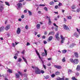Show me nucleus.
Here are the masks:
<instances>
[{"label":"nucleus","instance_id":"58836bf2","mask_svg":"<svg viewBox=\"0 0 80 80\" xmlns=\"http://www.w3.org/2000/svg\"><path fill=\"white\" fill-rule=\"evenodd\" d=\"M62 4L60 2H59V4H58V6L59 7H60V6H62Z\"/></svg>","mask_w":80,"mask_h":80},{"label":"nucleus","instance_id":"a18cd8bd","mask_svg":"<svg viewBox=\"0 0 80 80\" xmlns=\"http://www.w3.org/2000/svg\"><path fill=\"white\" fill-rule=\"evenodd\" d=\"M53 3H54V2H51L49 3V4L50 5H53Z\"/></svg>","mask_w":80,"mask_h":80},{"label":"nucleus","instance_id":"a211bd4d","mask_svg":"<svg viewBox=\"0 0 80 80\" xmlns=\"http://www.w3.org/2000/svg\"><path fill=\"white\" fill-rule=\"evenodd\" d=\"M56 79L57 80H64V78H61L60 77H58Z\"/></svg>","mask_w":80,"mask_h":80},{"label":"nucleus","instance_id":"b1692460","mask_svg":"<svg viewBox=\"0 0 80 80\" xmlns=\"http://www.w3.org/2000/svg\"><path fill=\"white\" fill-rule=\"evenodd\" d=\"M8 72H9V73H12V70L11 69H9L7 70Z\"/></svg>","mask_w":80,"mask_h":80},{"label":"nucleus","instance_id":"473e14b6","mask_svg":"<svg viewBox=\"0 0 80 80\" xmlns=\"http://www.w3.org/2000/svg\"><path fill=\"white\" fill-rule=\"evenodd\" d=\"M44 52H45V54H46V56L47 57V51L45 49H44Z\"/></svg>","mask_w":80,"mask_h":80},{"label":"nucleus","instance_id":"f03ea898","mask_svg":"<svg viewBox=\"0 0 80 80\" xmlns=\"http://www.w3.org/2000/svg\"><path fill=\"white\" fill-rule=\"evenodd\" d=\"M61 43H64V40H65V38L63 37L62 35H61Z\"/></svg>","mask_w":80,"mask_h":80},{"label":"nucleus","instance_id":"4d7b16f0","mask_svg":"<svg viewBox=\"0 0 80 80\" xmlns=\"http://www.w3.org/2000/svg\"><path fill=\"white\" fill-rule=\"evenodd\" d=\"M24 13H27V10H25L24 11Z\"/></svg>","mask_w":80,"mask_h":80},{"label":"nucleus","instance_id":"20e7f679","mask_svg":"<svg viewBox=\"0 0 80 80\" xmlns=\"http://www.w3.org/2000/svg\"><path fill=\"white\" fill-rule=\"evenodd\" d=\"M17 5L18 7V9H19V8L22 7V4L20 3L18 4Z\"/></svg>","mask_w":80,"mask_h":80},{"label":"nucleus","instance_id":"603ef678","mask_svg":"<svg viewBox=\"0 0 80 80\" xmlns=\"http://www.w3.org/2000/svg\"><path fill=\"white\" fill-rule=\"evenodd\" d=\"M43 43L44 44H46V43H47V41H44Z\"/></svg>","mask_w":80,"mask_h":80},{"label":"nucleus","instance_id":"338daca9","mask_svg":"<svg viewBox=\"0 0 80 80\" xmlns=\"http://www.w3.org/2000/svg\"><path fill=\"white\" fill-rule=\"evenodd\" d=\"M80 75V74L78 72L76 73V75Z\"/></svg>","mask_w":80,"mask_h":80},{"label":"nucleus","instance_id":"0eeeda50","mask_svg":"<svg viewBox=\"0 0 80 80\" xmlns=\"http://www.w3.org/2000/svg\"><path fill=\"white\" fill-rule=\"evenodd\" d=\"M21 32V29L20 28H18L17 29V34H20V32Z\"/></svg>","mask_w":80,"mask_h":80},{"label":"nucleus","instance_id":"1a4fd4ad","mask_svg":"<svg viewBox=\"0 0 80 80\" xmlns=\"http://www.w3.org/2000/svg\"><path fill=\"white\" fill-rule=\"evenodd\" d=\"M10 26L9 25H8L6 27L5 29L6 30H8L10 29Z\"/></svg>","mask_w":80,"mask_h":80},{"label":"nucleus","instance_id":"37998d69","mask_svg":"<svg viewBox=\"0 0 80 80\" xmlns=\"http://www.w3.org/2000/svg\"><path fill=\"white\" fill-rule=\"evenodd\" d=\"M77 32H78L79 34H80V29H78V28H77Z\"/></svg>","mask_w":80,"mask_h":80},{"label":"nucleus","instance_id":"5701e85b","mask_svg":"<svg viewBox=\"0 0 80 80\" xmlns=\"http://www.w3.org/2000/svg\"><path fill=\"white\" fill-rule=\"evenodd\" d=\"M62 53H65L67 52V51L66 50L64 49V50H62Z\"/></svg>","mask_w":80,"mask_h":80},{"label":"nucleus","instance_id":"de8ad7c7","mask_svg":"<svg viewBox=\"0 0 80 80\" xmlns=\"http://www.w3.org/2000/svg\"><path fill=\"white\" fill-rule=\"evenodd\" d=\"M41 73H44V71L43 70H41Z\"/></svg>","mask_w":80,"mask_h":80},{"label":"nucleus","instance_id":"774afa93","mask_svg":"<svg viewBox=\"0 0 80 80\" xmlns=\"http://www.w3.org/2000/svg\"><path fill=\"white\" fill-rule=\"evenodd\" d=\"M41 11H38V13H41Z\"/></svg>","mask_w":80,"mask_h":80},{"label":"nucleus","instance_id":"bb28decb","mask_svg":"<svg viewBox=\"0 0 80 80\" xmlns=\"http://www.w3.org/2000/svg\"><path fill=\"white\" fill-rule=\"evenodd\" d=\"M67 18L68 19H69V20H71V19H72V17L71 16H67Z\"/></svg>","mask_w":80,"mask_h":80},{"label":"nucleus","instance_id":"ea45409f","mask_svg":"<svg viewBox=\"0 0 80 80\" xmlns=\"http://www.w3.org/2000/svg\"><path fill=\"white\" fill-rule=\"evenodd\" d=\"M25 28L26 30H27V29H28V25H26V26L25 27Z\"/></svg>","mask_w":80,"mask_h":80},{"label":"nucleus","instance_id":"052dcab7","mask_svg":"<svg viewBox=\"0 0 80 80\" xmlns=\"http://www.w3.org/2000/svg\"><path fill=\"white\" fill-rule=\"evenodd\" d=\"M48 60H52V58H48Z\"/></svg>","mask_w":80,"mask_h":80},{"label":"nucleus","instance_id":"aec40b11","mask_svg":"<svg viewBox=\"0 0 80 80\" xmlns=\"http://www.w3.org/2000/svg\"><path fill=\"white\" fill-rule=\"evenodd\" d=\"M71 8L73 9H75V8H76V7H75L74 5H73L71 7Z\"/></svg>","mask_w":80,"mask_h":80},{"label":"nucleus","instance_id":"79ce46f5","mask_svg":"<svg viewBox=\"0 0 80 80\" xmlns=\"http://www.w3.org/2000/svg\"><path fill=\"white\" fill-rule=\"evenodd\" d=\"M43 67L44 68V69H47V68L46 67V66H45V65H44V64H43Z\"/></svg>","mask_w":80,"mask_h":80},{"label":"nucleus","instance_id":"39448f33","mask_svg":"<svg viewBox=\"0 0 80 80\" xmlns=\"http://www.w3.org/2000/svg\"><path fill=\"white\" fill-rule=\"evenodd\" d=\"M63 28L66 30H68L69 29V28H68V26H66L65 24L64 25Z\"/></svg>","mask_w":80,"mask_h":80},{"label":"nucleus","instance_id":"3c124183","mask_svg":"<svg viewBox=\"0 0 80 80\" xmlns=\"http://www.w3.org/2000/svg\"><path fill=\"white\" fill-rule=\"evenodd\" d=\"M27 74L25 73L24 74V77H27Z\"/></svg>","mask_w":80,"mask_h":80},{"label":"nucleus","instance_id":"9d476101","mask_svg":"<svg viewBox=\"0 0 80 80\" xmlns=\"http://www.w3.org/2000/svg\"><path fill=\"white\" fill-rule=\"evenodd\" d=\"M54 67L56 68H58V69H60L62 67L60 66H57L56 65H55L54 66Z\"/></svg>","mask_w":80,"mask_h":80},{"label":"nucleus","instance_id":"0e129e2a","mask_svg":"<svg viewBox=\"0 0 80 80\" xmlns=\"http://www.w3.org/2000/svg\"><path fill=\"white\" fill-rule=\"evenodd\" d=\"M14 58H15V59L16 60V59H17V57L16 56H15L14 57Z\"/></svg>","mask_w":80,"mask_h":80},{"label":"nucleus","instance_id":"bf43d9fd","mask_svg":"<svg viewBox=\"0 0 80 80\" xmlns=\"http://www.w3.org/2000/svg\"><path fill=\"white\" fill-rule=\"evenodd\" d=\"M24 1V0H20V1H19V2H23Z\"/></svg>","mask_w":80,"mask_h":80},{"label":"nucleus","instance_id":"6ab92c4d","mask_svg":"<svg viewBox=\"0 0 80 80\" xmlns=\"http://www.w3.org/2000/svg\"><path fill=\"white\" fill-rule=\"evenodd\" d=\"M40 27V24H38L37 25V28L38 29H39Z\"/></svg>","mask_w":80,"mask_h":80},{"label":"nucleus","instance_id":"4c0bfd02","mask_svg":"<svg viewBox=\"0 0 80 80\" xmlns=\"http://www.w3.org/2000/svg\"><path fill=\"white\" fill-rule=\"evenodd\" d=\"M39 7H45V5L44 4H40L39 5Z\"/></svg>","mask_w":80,"mask_h":80},{"label":"nucleus","instance_id":"4468645a","mask_svg":"<svg viewBox=\"0 0 80 80\" xmlns=\"http://www.w3.org/2000/svg\"><path fill=\"white\" fill-rule=\"evenodd\" d=\"M54 34H55V32H54L53 31H52L49 32L48 35H53Z\"/></svg>","mask_w":80,"mask_h":80},{"label":"nucleus","instance_id":"f704fd0d","mask_svg":"<svg viewBox=\"0 0 80 80\" xmlns=\"http://www.w3.org/2000/svg\"><path fill=\"white\" fill-rule=\"evenodd\" d=\"M18 62H22V59L21 58H19L18 60Z\"/></svg>","mask_w":80,"mask_h":80},{"label":"nucleus","instance_id":"49530a36","mask_svg":"<svg viewBox=\"0 0 80 80\" xmlns=\"http://www.w3.org/2000/svg\"><path fill=\"white\" fill-rule=\"evenodd\" d=\"M27 46H29V45H30V43L28 42L27 43Z\"/></svg>","mask_w":80,"mask_h":80},{"label":"nucleus","instance_id":"6e6d98bb","mask_svg":"<svg viewBox=\"0 0 80 80\" xmlns=\"http://www.w3.org/2000/svg\"><path fill=\"white\" fill-rule=\"evenodd\" d=\"M77 12H79L80 11V8L78 9L77 10Z\"/></svg>","mask_w":80,"mask_h":80},{"label":"nucleus","instance_id":"7c9ffc66","mask_svg":"<svg viewBox=\"0 0 80 80\" xmlns=\"http://www.w3.org/2000/svg\"><path fill=\"white\" fill-rule=\"evenodd\" d=\"M28 12L29 13V14L30 16L32 15V12L30 11H28Z\"/></svg>","mask_w":80,"mask_h":80},{"label":"nucleus","instance_id":"c03bdc74","mask_svg":"<svg viewBox=\"0 0 80 80\" xmlns=\"http://www.w3.org/2000/svg\"><path fill=\"white\" fill-rule=\"evenodd\" d=\"M44 9L45 10H46V11H48V9H47V7H45L44 8Z\"/></svg>","mask_w":80,"mask_h":80},{"label":"nucleus","instance_id":"72a5a7b5","mask_svg":"<svg viewBox=\"0 0 80 80\" xmlns=\"http://www.w3.org/2000/svg\"><path fill=\"white\" fill-rule=\"evenodd\" d=\"M70 61L71 62H72V63H73V60L72 58H71L70 59Z\"/></svg>","mask_w":80,"mask_h":80},{"label":"nucleus","instance_id":"09e8293b","mask_svg":"<svg viewBox=\"0 0 80 80\" xmlns=\"http://www.w3.org/2000/svg\"><path fill=\"white\" fill-rule=\"evenodd\" d=\"M53 25H54V26H55V27H56L58 28V26H57V25L56 24H55V23H53Z\"/></svg>","mask_w":80,"mask_h":80},{"label":"nucleus","instance_id":"393cba45","mask_svg":"<svg viewBox=\"0 0 80 80\" xmlns=\"http://www.w3.org/2000/svg\"><path fill=\"white\" fill-rule=\"evenodd\" d=\"M18 73H19V74H20V75H21V76H23V74H22V72H20V71H18Z\"/></svg>","mask_w":80,"mask_h":80},{"label":"nucleus","instance_id":"2eb2a0df","mask_svg":"<svg viewBox=\"0 0 80 80\" xmlns=\"http://www.w3.org/2000/svg\"><path fill=\"white\" fill-rule=\"evenodd\" d=\"M74 54L76 58H78V54L77 52H75Z\"/></svg>","mask_w":80,"mask_h":80},{"label":"nucleus","instance_id":"423d86ee","mask_svg":"<svg viewBox=\"0 0 80 80\" xmlns=\"http://www.w3.org/2000/svg\"><path fill=\"white\" fill-rule=\"evenodd\" d=\"M4 9V6L3 5L0 6V11L1 12H2V11Z\"/></svg>","mask_w":80,"mask_h":80},{"label":"nucleus","instance_id":"f8f14e48","mask_svg":"<svg viewBox=\"0 0 80 80\" xmlns=\"http://www.w3.org/2000/svg\"><path fill=\"white\" fill-rule=\"evenodd\" d=\"M4 29H5V27H4V26H2L0 28V32H3L4 30Z\"/></svg>","mask_w":80,"mask_h":80},{"label":"nucleus","instance_id":"e2e57ef3","mask_svg":"<svg viewBox=\"0 0 80 80\" xmlns=\"http://www.w3.org/2000/svg\"><path fill=\"white\" fill-rule=\"evenodd\" d=\"M58 6H55V8H56V9H57V8H58Z\"/></svg>","mask_w":80,"mask_h":80},{"label":"nucleus","instance_id":"a878e982","mask_svg":"<svg viewBox=\"0 0 80 80\" xmlns=\"http://www.w3.org/2000/svg\"><path fill=\"white\" fill-rule=\"evenodd\" d=\"M22 58L23 59V60H24V62H26V63H27V60H26V59L25 58H24V57H22Z\"/></svg>","mask_w":80,"mask_h":80},{"label":"nucleus","instance_id":"412c9836","mask_svg":"<svg viewBox=\"0 0 80 80\" xmlns=\"http://www.w3.org/2000/svg\"><path fill=\"white\" fill-rule=\"evenodd\" d=\"M52 38H53V37L51 36L49 38L48 40L49 41H51L52 40Z\"/></svg>","mask_w":80,"mask_h":80},{"label":"nucleus","instance_id":"864d4df0","mask_svg":"<svg viewBox=\"0 0 80 80\" xmlns=\"http://www.w3.org/2000/svg\"><path fill=\"white\" fill-rule=\"evenodd\" d=\"M63 21L64 22H67V19H66L65 18H64Z\"/></svg>","mask_w":80,"mask_h":80},{"label":"nucleus","instance_id":"a19ab883","mask_svg":"<svg viewBox=\"0 0 80 80\" xmlns=\"http://www.w3.org/2000/svg\"><path fill=\"white\" fill-rule=\"evenodd\" d=\"M40 59L41 61H42V64H43V63H44V62H43V60H42V58H40Z\"/></svg>","mask_w":80,"mask_h":80},{"label":"nucleus","instance_id":"c756f323","mask_svg":"<svg viewBox=\"0 0 80 80\" xmlns=\"http://www.w3.org/2000/svg\"><path fill=\"white\" fill-rule=\"evenodd\" d=\"M44 77L46 79H48L49 78V76L47 75L46 76H44Z\"/></svg>","mask_w":80,"mask_h":80},{"label":"nucleus","instance_id":"ddd939ff","mask_svg":"<svg viewBox=\"0 0 80 80\" xmlns=\"http://www.w3.org/2000/svg\"><path fill=\"white\" fill-rule=\"evenodd\" d=\"M35 51L37 55H38L39 58H41V57H40V54H39V53L38 52L37 50H36Z\"/></svg>","mask_w":80,"mask_h":80},{"label":"nucleus","instance_id":"8fccbe9b","mask_svg":"<svg viewBox=\"0 0 80 80\" xmlns=\"http://www.w3.org/2000/svg\"><path fill=\"white\" fill-rule=\"evenodd\" d=\"M45 53L42 52V57H44L45 56Z\"/></svg>","mask_w":80,"mask_h":80},{"label":"nucleus","instance_id":"9b49d317","mask_svg":"<svg viewBox=\"0 0 80 80\" xmlns=\"http://www.w3.org/2000/svg\"><path fill=\"white\" fill-rule=\"evenodd\" d=\"M15 77L16 78H20V75L18 73L15 74Z\"/></svg>","mask_w":80,"mask_h":80},{"label":"nucleus","instance_id":"69168bd1","mask_svg":"<svg viewBox=\"0 0 80 80\" xmlns=\"http://www.w3.org/2000/svg\"><path fill=\"white\" fill-rule=\"evenodd\" d=\"M24 15H22L21 16V18H24Z\"/></svg>","mask_w":80,"mask_h":80},{"label":"nucleus","instance_id":"680f3d73","mask_svg":"<svg viewBox=\"0 0 80 80\" xmlns=\"http://www.w3.org/2000/svg\"><path fill=\"white\" fill-rule=\"evenodd\" d=\"M21 53H22V54H24V53H25V51L24 50Z\"/></svg>","mask_w":80,"mask_h":80},{"label":"nucleus","instance_id":"f3484780","mask_svg":"<svg viewBox=\"0 0 80 80\" xmlns=\"http://www.w3.org/2000/svg\"><path fill=\"white\" fill-rule=\"evenodd\" d=\"M74 36H75L76 37L78 38V37H79V35L78 34H77V33L75 32L74 34Z\"/></svg>","mask_w":80,"mask_h":80},{"label":"nucleus","instance_id":"cd10ccee","mask_svg":"<svg viewBox=\"0 0 80 80\" xmlns=\"http://www.w3.org/2000/svg\"><path fill=\"white\" fill-rule=\"evenodd\" d=\"M5 3L6 5H8V6H10V4H9V3L8 2H5Z\"/></svg>","mask_w":80,"mask_h":80},{"label":"nucleus","instance_id":"dca6fc26","mask_svg":"<svg viewBox=\"0 0 80 80\" xmlns=\"http://www.w3.org/2000/svg\"><path fill=\"white\" fill-rule=\"evenodd\" d=\"M48 24L49 25H52V22H51V20L50 18H49V20H48Z\"/></svg>","mask_w":80,"mask_h":80},{"label":"nucleus","instance_id":"13d9d810","mask_svg":"<svg viewBox=\"0 0 80 80\" xmlns=\"http://www.w3.org/2000/svg\"><path fill=\"white\" fill-rule=\"evenodd\" d=\"M45 38H46V37H45V36H43L42 37V38H43L44 39Z\"/></svg>","mask_w":80,"mask_h":80},{"label":"nucleus","instance_id":"4be33fe9","mask_svg":"<svg viewBox=\"0 0 80 80\" xmlns=\"http://www.w3.org/2000/svg\"><path fill=\"white\" fill-rule=\"evenodd\" d=\"M62 62H65L66 60H65V57H63L62 59Z\"/></svg>","mask_w":80,"mask_h":80},{"label":"nucleus","instance_id":"2f4dec72","mask_svg":"<svg viewBox=\"0 0 80 80\" xmlns=\"http://www.w3.org/2000/svg\"><path fill=\"white\" fill-rule=\"evenodd\" d=\"M73 47H74V44H71L70 46V47H71V48Z\"/></svg>","mask_w":80,"mask_h":80},{"label":"nucleus","instance_id":"f257e3e1","mask_svg":"<svg viewBox=\"0 0 80 80\" xmlns=\"http://www.w3.org/2000/svg\"><path fill=\"white\" fill-rule=\"evenodd\" d=\"M35 74H40L41 73V71L38 67L35 68Z\"/></svg>","mask_w":80,"mask_h":80},{"label":"nucleus","instance_id":"e433bc0d","mask_svg":"<svg viewBox=\"0 0 80 80\" xmlns=\"http://www.w3.org/2000/svg\"><path fill=\"white\" fill-rule=\"evenodd\" d=\"M55 77V75L53 74L51 75V77H52V78H54Z\"/></svg>","mask_w":80,"mask_h":80},{"label":"nucleus","instance_id":"c9c22d12","mask_svg":"<svg viewBox=\"0 0 80 80\" xmlns=\"http://www.w3.org/2000/svg\"><path fill=\"white\" fill-rule=\"evenodd\" d=\"M72 80H77V79H76V78H75V77H72Z\"/></svg>","mask_w":80,"mask_h":80},{"label":"nucleus","instance_id":"6e6552de","mask_svg":"<svg viewBox=\"0 0 80 80\" xmlns=\"http://www.w3.org/2000/svg\"><path fill=\"white\" fill-rule=\"evenodd\" d=\"M59 36V33H57L56 35H55L56 38L57 40H60V38H59V37H58Z\"/></svg>","mask_w":80,"mask_h":80},{"label":"nucleus","instance_id":"7ed1b4c3","mask_svg":"<svg viewBox=\"0 0 80 80\" xmlns=\"http://www.w3.org/2000/svg\"><path fill=\"white\" fill-rule=\"evenodd\" d=\"M79 62V60L78 59H75L73 60V63L74 64H78Z\"/></svg>","mask_w":80,"mask_h":80},{"label":"nucleus","instance_id":"5fc2aeb1","mask_svg":"<svg viewBox=\"0 0 80 80\" xmlns=\"http://www.w3.org/2000/svg\"><path fill=\"white\" fill-rule=\"evenodd\" d=\"M44 34L45 35H47V31L45 32Z\"/></svg>","mask_w":80,"mask_h":80},{"label":"nucleus","instance_id":"c85d7f7f","mask_svg":"<svg viewBox=\"0 0 80 80\" xmlns=\"http://www.w3.org/2000/svg\"><path fill=\"white\" fill-rule=\"evenodd\" d=\"M56 75H60V72L58 71L56 72Z\"/></svg>","mask_w":80,"mask_h":80}]
</instances>
